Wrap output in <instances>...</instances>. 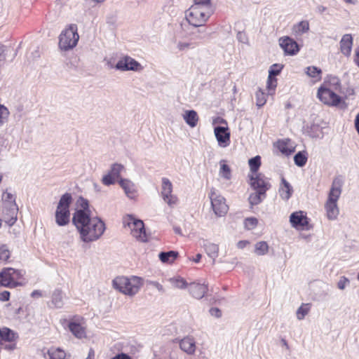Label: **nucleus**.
<instances>
[{
	"label": "nucleus",
	"instance_id": "1",
	"mask_svg": "<svg viewBox=\"0 0 359 359\" xmlns=\"http://www.w3.org/2000/svg\"><path fill=\"white\" fill-rule=\"evenodd\" d=\"M76 204L78 209L73 215L72 222L81 240L87 243L97 241L106 230L105 223L100 217L92 215L86 199L80 197Z\"/></svg>",
	"mask_w": 359,
	"mask_h": 359
},
{
	"label": "nucleus",
	"instance_id": "2",
	"mask_svg": "<svg viewBox=\"0 0 359 359\" xmlns=\"http://www.w3.org/2000/svg\"><path fill=\"white\" fill-rule=\"evenodd\" d=\"M341 88L340 80L337 76H327L317 90L318 99L328 107H339L344 102L337 92Z\"/></svg>",
	"mask_w": 359,
	"mask_h": 359
},
{
	"label": "nucleus",
	"instance_id": "3",
	"mask_svg": "<svg viewBox=\"0 0 359 359\" xmlns=\"http://www.w3.org/2000/svg\"><path fill=\"white\" fill-rule=\"evenodd\" d=\"M143 283L142 278L137 276H118L112 281L115 290L130 297L138 293Z\"/></svg>",
	"mask_w": 359,
	"mask_h": 359
},
{
	"label": "nucleus",
	"instance_id": "4",
	"mask_svg": "<svg viewBox=\"0 0 359 359\" xmlns=\"http://www.w3.org/2000/svg\"><path fill=\"white\" fill-rule=\"evenodd\" d=\"M341 180L339 178H335L332 182L324 205L326 216L329 220L336 219L339 214L337 202L341 194Z\"/></svg>",
	"mask_w": 359,
	"mask_h": 359
},
{
	"label": "nucleus",
	"instance_id": "5",
	"mask_svg": "<svg viewBox=\"0 0 359 359\" xmlns=\"http://www.w3.org/2000/svg\"><path fill=\"white\" fill-rule=\"evenodd\" d=\"M73 202V198L69 193L62 195L57 203L55 212L56 224L60 226H65L70 222L69 207Z\"/></svg>",
	"mask_w": 359,
	"mask_h": 359
},
{
	"label": "nucleus",
	"instance_id": "6",
	"mask_svg": "<svg viewBox=\"0 0 359 359\" xmlns=\"http://www.w3.org/2000/svg\"><path fill=\"white\" fill-rule=\"evenodd\" d=\"M123 226L128 227L131 236L137 241L147 242L148 236L146 233L144 222L133 215H126L123 217Z\"/></svg>",
	"mask_w": 359,
	"mask_h": 359
},
{
	"label": "nucleus",
	"instance_id": "7",
	"mask_svg": "<svg viewBox=\"0 0 359 359\" xmlns=\"http://www.w3.org/2000/svg\"><path fill=\"white\" fill-rule=\"evenodd\" d=\"M79 39L76 25H71L61 32L59 36V47L64 50L72 49L76 46Z\"/></svg>",
	"mask_w": 359,
	"mask_h": 359
},
{
	"label": "nucleus",
	"instance_id": "8",
	"mask_svg": "<svg viewBox=\"0 0 359 359\" xmlns=\"http://www.w3.org/2000/svg\"><path fill=\"white\" fill-rule=\"evenodd\" d=\"M212 12L191 6L185 12V18L188 23L193 27H202L208 21Z\"/></svg>",
	"mask_w": 359,
	"mask_h": 359
},
{
	"label": "nucleus",
	"instance_id": "9",
	"mask_svg": "<svg viewBox=\"0 0 359 359\" xmlns=\"http://www.w3.org/2000/svg\"><path fill=\"white\" fill-rule=\"evenodd\" d=\"M209 198L215 214L217 217L224 216L229 210V207L226 204L225 198L221 196L215 188H211Z\"/></svg>",
	"mask_w": 359,
	"mask_h": 359
},
{
	"label": "nucleus",
	"instance_id": "10",
	"mask_svg": "<svg viewBox=\"0 0 359 359\" xmlns=\"http://www.w3.org/2000/svg\"><path fill=\"white\" fill-rule=\"evenodd\" d=\"M67 327L72 334L78 339L86 337V323L83 317L74 316L67 320Z\"/></svg>",
	"mask_w": 359,
	"mask_h": 359
},
{
	"label": "nucleus",
	"instance_id": "11",
	"mask_svg": "<svg viewBox=\"0 0 359 359\" xmlns=\"http://www.w3.org/2000/svg\"><path fill=\"white\" fill-rule=\"evenodd\" d=\"M22 276L21 271L13 268H6L0 272V285L15 287L18 283L17 280Z\"/></svg>",
	"mask_w": 359,
	"mask_h": 359
},
{
	"label": "nucleus",
	"instance_id": "12",
	"mask_svg": "<svg viewBox=\"0 0 359 359\" xmlns=\"http://www.w3.org/2000/svg\"><path fill=\"white\" fill-rule=\"evenodd\" d=\"M115 69L121 72H140L144 69V67L134 58L125 55L118 60L115 65Z\"/></svg>",
	"mask_w": 359,
	"mask_h": 359
},
{
	"label": "nucleus",
	"instance_id": "13",
	"mask_svg": "<svg viewBox=\"0 0 359 359\" xmlns=\"http://www.w3.org/2000/svg\"><path fill=\"white\" fill-rule=\"evenodd\" d=\"M290 222L291 226L297 230H309L311 228L306 213L301 210L290 215Z\"/></svg>",
	"mask_w": 359,
	"mask_h": 359
},
{
	"label": "nucleus",
	"instance_id": "14",
	"mask_svg": "<svg viewBox=\"0 0 359 359\" xmlns=\"http://www.w3.org/2000/svg\"><path fill=\"white\" fill-rule=\"evenodd\" d=\"M249 177L250 184L255 191L266 194V191L271 187L267 179L261 173L250 174Z\"/></svg>",
	"mask_w": 359,
	"mask_h": 359
},
{
	"label": "nucleus",
	"instance_id": "15",
	"mask_svg": "<svg viewBox=\"0 0 359 359\" xmlns=\"http://www.w3.org/2000/svg\"><path fill=\"white\" fill-rule=\"evenodd\" d=\"M214 134L220 147H226L230 144V131L228 126H215Z\"/></svg>",
	"mask_w": 359,
	"mask_h": 359
},
{
	"label": "nucleus",
	"instance_id": "16",
	"mask_svg": "<svg viewBox=\"0 0 359 359\" xmlns=\"http://www.w3.org/2000/svg\"><path fill=\"white\" fill-rule=\"evenodd\" d=\"M279 45L287 55H294L299 50L297 43L289 36L280 38Z\"/></svg>",
	"mask_w": 359,
	"mask_h": 359
},
{
	"label": "nucleus",
	"instance_id": "17",
	"mask_svg": "<svg viewBox=\"0 0 359 359\" xmlns=\"http://www.w3.org/2000/svg\"><path fill=\"white\" fill-rule=\"evenodd\" d=\"M118 183L128 198L135 200L137 197L136 186L131 180L121 178L118 180Z\"/></svg>",
	"mask_w": 359,
	"mask_h": 359
},
{
	"label": "nucleus",
	"instance_id": "18",
	"mask_svg": "<svg viewBox=\"0 0 359 359\" xmlns=\"http://www.w3.org/2000/svg\"><path fill=\"white\" fill-rule=\"evenodd\" d=\"M182 116L184 122L190 128H195L199 121V116L195 110H185Z\"/></svg>",
	"mask_w": 359,
	"mask_h": 359
},
{
	"label": "nucleus",
	"instance_id": "19",
	"mask_svg": "<svg viewBox=\"0 0 359 359\" xmlns=\"http://www.w3.org/2000/svg\"><path fill=\"white\" fill-rule=\"evenodd\" d=\"M208 291V287L205 284L193 283L189 286L190 294L196 299H201Z\"/></svg>",
	"mask_w": 359,
	"mask_h": 359
},
{
	"label": "nucleus",
	"instance_id": "20",
	"mask_svg": "<svg viewBox=\"0 0 359 359\" xmlns=\"http://www.w3.org/2000/svg\"><path fill=\"white\" fill-rule=\"evenodd\" d=\"M278 192L281 198L285 201H287L293 193L292 187L284 177L281 178V183L280 184Z\"/></svg>",
	"mask_w": 359,
	"mask_h": 359
},
{
	"label": "nucleus",
	"instance_id": "21",
	"mask_svg": "<svg viewBox=\"0 0 359 359\" xmlns=\"http://www.w3.org/2000/svg\"><path fill=\"white\" fill-rule=\"evenodd\" d=\"M180 348L187 354L192 355L196 351V342L192 337H184L180 341Z\"/></svg>",
	"mask_w": 359,
	"mask_h": 359
},
{
	"label": "nucleus",
	"instance_id": "22",
	"mask_svg": "<svg viewBox=\"0 0 359 359\" xmlns=\"http://www.w3.org/2000/svg\"><path fill=\"white\" fill-rule=\"evenodd\" d=\"M352 45V36L348 34H344L340 41V48L341 53L346 56H349L351 53Z\"/></svg>",
	"mask_w": 359,
	"mask_h": 359
},
{
	"label": "nucleus",
	"instance_id": "23",
	"mask_svg": "<svg viewBox=\"0 0 359 359\" xmlns=\"http://www.w3.org/2000/svg\"><path fill=\"white\" fill-rule=\"evenodd\" d=\"M275 146L280 152L287 156L294 151V147L290 140H278Z\"/></svg>",
	"mask_w": 359,
	"mask_h": 359
},
{
	"label": "nucleus",
	"instance_id": "24",
	"mask_svg": "<svg viewBox=\"0 0 359 359\" xmlns=\"http://www.w3.org/2000/svg\"><path fill=\"white\" fill-rule=\"evenodd\" d=\"M47 353L50 359H69L71 356L62 348L55 346L49 348Z\"/></svg>",
	"mask_w": 359,
	"mask_h": 359
},
{
	"label": "nucleus",
	"instance_id": "25",
	"mask_svg": "<svg viewBox=\"0 0 359 359\" xmlns=\"http://www.w3.org/2000/svg\"><path fill=\"white\" fill-rule=\"evenodd\" d=\"M309 30V22L307 20H302L293 25L292 33L295 37L301 36Z\"/></svg>",
	"mask_w": 359,
	"mask_h": 359
},
{
	"label": "nucleus",
	"instance_id": "26",
	"mask_svg": "<svg viewBox=\"0 0 359 359\" xmlns=\"http://www.w3.org/2000/svg\"><path fill=\"white\" fill-rule=\"evenodd\" d=\"M175 43L179 52L187 51L194 47V43L190 40L183 37H175Z\"/></svg>",
	"mask_w": 359,
	"mask_h": 359
},
{
	"label": "nucleus",
	"instance_id": "27",
	"mask_svg": "<svg viewBox=\"0 0 359 359\" xmlns=\"http://www.w3.org/2000/svg\"><path fill=\"white\" fill-rule=\"evenodd\" d=\"M18 212V205H16V210L15 211V213L14 212L13 213V211L11 210V206H8L7 208H4L3 212L4 214V219H5V222L9 226L13 225L15 223V222L17 221Z\"/></svg>",
	"mask_w": 359,
	"mask_h": 359
},
{
	"label": "nucleus",
	"instance_id": "28",
	"mask_svg": "<svg viewBox=\"0 0 359 359\" xmlns=\"http://www.w3.org/2000/svg\"><path fill=\"white\" fill-rule=\"evenodd\" d=\"M305 74L313 79V82L316 83L322 79V70L316 66H309L305 69Z\"/></svg>",
	"mask_w": 359,
	"mask_h": 359
},
{
	"label": "nucleus",
	"instance_id": "29",
	"mask_svg": "<svg viewBox=\"0 0 359 359\" xmlns=\"http://www.w3.org/2000/svg\"><path fill=\"white\" fill-rule=\"evenodd\" d=\"M219 176L226 181H229L231 179V169L226 163V161L222 160L219 163Z\"/></svg>",
	"mask_w": 359,
	"mask_h": 359
},
{
	"label": "nucleus",
	"instance_id": "30",
	"mask_svg": "<svg viewBox=\"0 0 359 359\" xmlns=\"http://www.w3.org/2000/svg\"><path fill=\"white\" fill-rule=\"evenodd\" d=\"M179 253L177 251L162 252L159 253L158 257L163 264H172L177 258Z\"/></svg>",
	"mask_w": 359,
	"mask_h": 359
},
{
	"label": "nucleus",
	"instance_id": "31",
	"mask_svg": "<svg viewBox=\"0 0 359 359\" xmlns=\"http://www.w3.org/2000/svg\"><path fill=\"white\" fill-rule=\"evenodd\" d=\"M204 249L207 255L212 259V264H215V259L218 256L219 246L212 243H206L204 244Z\"/></svg>",
	"mask_w": 359,
	"mask_h": 359
},
{
	"label": "nucleus",
	"instance_id": "32",
	"mask_svg": "<svg viewBox=\"0 0 359 359\" xmlns=\"http://www.w3.org/2000/svg\"><path fill=\"white\" fill-rule=\"evenodd\" d=\"M2 199L4 201V208L11 206V210L13 213H15L17 205L15 196L10 192H4L2 196Z\"/></svg>",
	"mask_w": 359,
	"mask_h": 359
},
{
	"label": "nucleus",
	"instance_id": "33",
	"mask_svg": "<svg viewBox=\"0 0 359 359\" xmlns=\"http://www.w3.org/2000/svg\"><path fill=\"white\" fill-rule=\"evenodd\" d=\"M16 336L15 334L10 329L7 327H3L0 329V343L4 341H13L15 340Z\"/></svg>",
	"mask_w": 359,
	"mask_h": 359
},
{
	"label": "nucleus",
	"instance_id": "34",
	"mask_svg": "<svg viewBox=\"0 0 359 359\" xmlns=\"http://www.w3.org/2000/svg\"><path fill=\"white\" fill-rule=\"evenodd\" d=\"M173 186L170 180L166 177L162 178L161 184V196L167 197L168 194L172 193Z\"/></svg>",
	"mask_w": 359,
	"mask_h": 359
},
{
	"label": "nucleus",
	"instance_id": "35",
	"mask_svg": "<svg viewBox=\"0 0 359 359\" xmlns=\"http://www.w3.org/2000/svg\"><path fill=\"white\" fill-rule=\"evenodd\" d=\"M266 194L259 191H256L250 195L248 201L250 204L253 206L260 203L262 200L265 198Z\"/></svg>",
	"mask_w": 359,
	"mask_h": 359
},
{
	"label": "nucleus",
	"instance_id": "36",
	"mask_svg": "<svg viewBox=\"0 0 359 359\" xmlns=\"http://www.w3.org/2000/svg\"><path fill=\"white\" fill-rule=\"evenodd\" d=\"M269 252V245L265 241L257 242L255 245V253L259 256H263Z\"/></svg>",
	"mask_w": 359,
	"mask_h": 359
},
{
	"label": "nucleus",
	"instance_id": "37",
	"mask_svg": "<svg viewBox=\"0 0 359 359\" xmlns=\"http://www.w3.org/2000/svg\"><path fill=\"white\" fill-rule=\"evenodd\" d=\"M51 303L55 308H61L63 305L62 294L60 290H55L52 294Z\"/></svg>",
	"mask_w": 359,
	"mask_h": 359
},
{
	"label": "nucleus",
	"instance_id": "38",
	"mask_svg": "<svg viewBox=\"0 0 359 359\" xmlns=\"http://www.w3.org/2000/svg\"><path fill=\"white\" fill-rule=\"evenodd\" d=\"M191 6L206 10L212 12V4L210 0H194V4Z\"/></svg>",
	"mask_w": 359,
	"mask_h": 359
},
{
	"label": "nucleus",
	"instance_id": "39",
	"mask_svg": "<svg viewBox=\"0 0 359 359\" xmlns=\"http://www.w3.org/2000/svg\"><path fill=\"white\" fill-rule=\"evenodd\" d=\"M251 174H257V172L261 165V158L259 156H256L252 158L248 161Z\"/></svg>",
	"mask_w": 359,
	"mask_h": 359
},
{
	"label": "nucleus",
	"instance_id": "40",
	"mask_svg": "<svg viewBox=\"0 0 359 359\" xmlns=\"http://www.w3.org/2000/svg\"><path fill=\"white\" fill-rule=\"evenodd\" d=\"M267 95L262 89H258L255 93L256 105L258 107H263L266 102Z\"/></svg>",
	"mask_w": 359,
	"mask_h": 359
},
{
	"label": "nucleus",
	"instance_id": "41",
	"mask_svg": "<svg viewBox=\"0 0 359 359\" xmlns=\"http://www.w3.org/2000/svg\"><path fill=\"white\" fill-rule=\"evenodd\" d=\"M9 116L8 109L5 105L0 104V127L8 121Z\"/></svg>",
	"mask_w": 359,
	"mask_h": 359
},
{
	"label": "nucleus",
	"instance_id": "42",
	"mask_svg": "<svg viewBox=\"0 0 359 359\" xmlns=\"http://www.w3.org/2000/svg\"><path fill=\"white\" fill-rule=\"evenodd\" d=\"M124 170V166L122 164L114 163L111 166V169L109 172L111 176L115 177L117 179H121L120 174Z\"/></svg>",
	"mask_w": 359,
	"mask_h": 359
},
{
	"label": "nucleus",
	"instance_id": "43",
	"mask_svg": "<svg viewBox=\"0 0 359 359\" xmlns=\"http://www.w3.org/2000/svg\"><path fill=\"white\" fill-rule=\"evenodd\" d=\"M311 306L309 304H303L297 311V318L302 320L308 314Z\"/></svg>",
	"mask_w": 359,
	"mask_h": 359
},
{
	"label": "nucleus",
	"instance_id": "44",
	"mask_svg": "<svg viewBox=\"0 0 359 359\" xmlns=\"http://www.w3.org/2000/svg\"><path fill=\"white\" fill-rule=\"evenodd\" d=\"M277 86V79L273 76H268L266 88L268 95H273Z\"/></svg>",
	"mask_w": 359,
	"mask_h": 359
},
{
	"label": "nucleus",
	"instance_id": "45",
	"mask_svg": "<svg viewBox=\"0 0 359 359\" xmlns=\"http://www.w3.org/2000/svg\"><path fill=\"white\" fill-rule=\"evenodd\" d=\"M170 282L172 285L177 288L183 289L187 285V283L182 278H173L170 279Z\"/></svg>",
	"mask_w": 359,
	"mask_h": 359
},
{
	"label": "nucleus",
	"instance_id": "46",
	"mask_svg": "<svg viewBox=\"0 0 359 359\" xmlns=\"http://www.w3.org/2000/svg\"><path fill=\"white\" fill-rule=\"evenodd\" d=\"M163 199L170 208L175 206L179 201L177 196L172 193L168 194L167 197L163 198Z\"/></svg>",
	"mask_w": 359,
	"mask_h": 359
},
{
	"label": "nucleus",
	"instance_id": "47",
	"mask_svg": "<svg viewBox=\"0 0 359 359\" xmlns=\"http://www.w3.org/2000/svg\"><path fill=\"white\" fill-rule=\"evenodd\" d=\"M294 161L297 165L302 167L306 164L307 158L304 154L299 152L294 156Z\"/></svg>",
	"mask_w": 359,
	"mask_h": 359
},
{
	"label": "nucleus",
	"instance_id": "48",
	"mask_svg": "<svg viewBox=\"0 0 359 359\" xmlns=\"http://www.w3.org/2000/svg\"><path fill=\"white\" fill-rule=\"evenodd\" d=\"M244 224L247 229L251 230L257 226L258 224V220L255 217H248L245 219Z\"/></svg>",
	"mask_w": 359,
	"mask_h": 359
},
{
	"label": "nucleus",
	"instance_id": "49",
	"mask_svg": "<svg viewBox=\"0 0 359 359\" xmlns=\"http://www.w3.org/2000/svg\"><path fill=\"white\" fill-rule=\"evenodd\" d=\"M116 180L118 179L114 176H111V174L108 172L107 175L103 176L102 179V182L103 183V184L109 186L111 184H114L116 182Z\"/></svg>",
	"mask_w": 359,
	"mask_h": 359
},
{
	"label": "nucleus",
	"instance_id": "50",
	"mask_svg": "<svg viewBox=\"0 0 359 359\" xmlns=\"http://www.w3.org/2000/svg\"><path fill=\"white\" fill-rule=\"evenodd\" d=\"M9 257L10 252L8 249L5 245L0 247V262H6Z\"/></svg>",
	"mask_w": 359,
	"mask_h": 359
},
{
	"label": "nucleus",
	"instance_id": "51",
	"mask_svg": "<svg viewBox=\"0 0 359 359\" xmlns=\"http://www.w3.org/2000/svg\"><path fill=\"white\" fill-rule=\"evenodd\" d=\"M281 69H282V66L281 65H277V64L273 65L271 67V69H269V76H273V77H275L276 76H277L280 72Z\"/></svg>",
	"mask_w": 359,
	"mask_h": 359
},
{
	"label": "nucleus",
	"instance_id": "52",
	"mask_svg": "<svg viewBox=\"0 0 359 359\" xmlns=\"http://www.w3.org/2000/svg\"><path fill=\"white\" fill-rule=\"evenodd\" d=\"M348 283L349 280L347 278L342 276L337 283V287L340 290H344Z\"/></svg>",
	"mask_w": 359,
	"mask_h": 359
},
{
	"label": "nucleus",
	"instance_id": "53",
	"mask_svg": "<svg viewBox=\"0 0 359 359\" xmlns=\"http://www.w3.org/2000/svg\"><path fill=\"white\" fill-rule=\"evenodd\" d=\"M212 124L213 125L220 124V125H223L222 126H227L226 121L225 119H224L223 118L219 117V116L213 118Z\"/></svg>",
	"mask_w": 359,
	"mask_h": 359
},
{
	"label": "nucleus",
	"instance_id": "54",
	"mask_svg": "<svg viewBox=\"0 0 359 359\" xmlns=\"http://www.w3.org/2000/svg\"><path fill=\"white\" fill-rule=\"evenodd\" d=\"M104 62L108 68L109 69H115V65L114 62V60L112 57H105Z\"/></svg>",
	"mask_w": 359,
	"mask_h": 359
},
{
	"label": "nucleus",
	"instance_id": "55",
	"mask_svg": "<svg viewBox=\"0 0 359 359\" xmlns=\"http://www.w3.org/2000/svg\"><path fill=\"white\" fill-rule=\"evenodd\" d=\"M211 316L219 318L221 316V311L217 308H212L210 310Z\"/></svg>",
	"mask_w": 359,
	"mask_h": 359
},
{
	"label": "nucleus",
	"instance_id": "56",
	"mask_svg": "<svg viewBox=\"0 0 359 359\" xmlns=\"http://www.w3.org/2000/svg\"><path fill=\"white\" fill-rule=\"evenodd\" d=\"M10 292L8 291H3L0 292V300L5 302L9 299Z\"/></svg>",
	"mask_w": 359,
	"mask_h": 359
},
{
	"label": "nucleus",
	"instance_id": "57",
	"mask_svg": "<svg viewBox=\"0 0 359 359\" xmlns=\"http://www.w3.org/2000/svg\"><path fill=\"white\" fill-rule=\"evenodd\" d=\"M6 47L3 45H0V62H4L6 60Z\"/></svg>",
	"mask_w": 359,
	"mask_h": 359
},
{
	"label": "nucleus",
	"instance_id": "58",
	"mask_svg": "<svg viewBox=\"0 0 359 359\" xmlns=\"http://www.w3.org/2000/svg\"><path fill=\"white\" fill-rule=\"evenodd\" d=\"M354 62L359 67V46L355 49Z\"/></svg>",
	"mask_w": 359,
	"mask_h": 359
},
{
	"label": "nucleus",
	"instance_id": "59",
	"mask_svg": "<svg viewBox=\"0 0 359 359\" xmlns=\"http://www.w3.org/2000/svg\"><path fill=\"white\" fill-rule=\"evenodd\" d=\"M249 244V242L247 241H241L237 243V247L240 249H243L245 248Z\"/></svg>",
	"mask_w": 359,
	"mask_h": 359
},
{
	"label": "nucleus",
	"instance_id": "60",
	"mask_svg": "<svg viewBox=\"0 0 359 359\" xmlns=\"http://www.w3.org/2000/svg\"><path fill=\"white\" fill-rule=\"evenodd\" d=\"M355 126L357 132L359 135V113L357 114L355 119Z\"/></svg>",
	"mask_w": 359,
	"mask_h": 359
},
{
	"label": "nucleus",
	"instance_id": "61",
	"mask_svg": "<svg viewBox=\"0 0 359 359\" xmlns=\"http://www.w3.org/2000/svg\"><path fill=\"white\" fill-rule=\"evenodd\" d=\"M95 358V351L93 349L90 348L88 352V357L86 359H94Z\"/></svg>",
	"mask_w": 359,
	"mask_h": 359
},
{
	"label": "nucleus",
	"instance_id": "62",
	"mask_svg": "<svg viewBox=\"0 0 359 359\" xmlns=\"http://www.w3.org/2000/svg\"><path fill=\"white\" fill-rule=\"evenodd\" d=\"M346 4L355 5L358 3V0H344Z\"/></svg>",
	"mask_w": 359,
	"mask_h": 359
},
{
	"label": "nucleus",
	"instance_id": "63",
	"mask_svg": "<svg viewBox=\"0 0 359 359\" xmlns=\"http://www.w3.org/2000/svg\"><path fill=\"white\" fill-rule=\"evenodd\" d=\"M32 296L33 297H40V296H41V292H39V291H38V290H35V291L32 292Z\"/></svg>",
	"mask_w": 359,
	"mask_h": 359
},
{
	"label": "nucleus",
	"instance_id": "64",
	"mask_svg": "<svg viewBox=\"0 0 359 359\" xmlns=\"http://www.w3.org/2000/svg\"><path fill=\"white\" fill-rule=\"evenodd\" d=\"M201 259V255L197 254L196 257L194 259V261L196 263L199 262Z\"/></svg>",
	"mask_w": 359,
	"mask_h": 359
}]
</instances>
